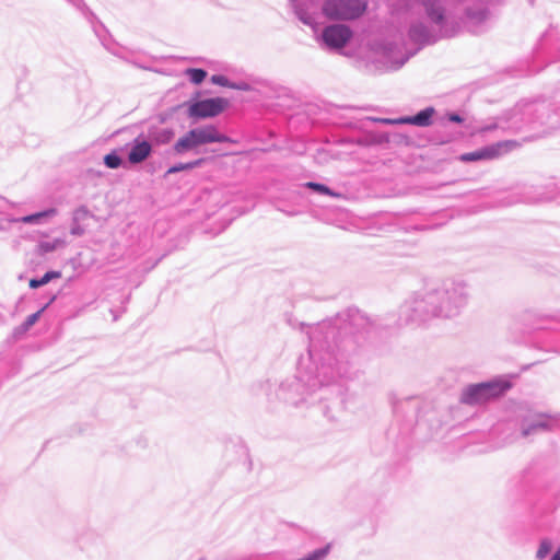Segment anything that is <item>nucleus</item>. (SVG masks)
Here are the masks:
<instances>
[{"label": "nucleus", "mask_w": 560, "mask_h": 560, "mask_svg": "<svg viewBox=\"0 0 560 560\" xmlns=\"http://www.w3.org/2000/svg\"><path fill=\"white\" fill-rule=\"evenodd\" d=\"M214 142H234L228 136L219 132L213 125L190 129L175 142L173 150L177 154L195 151L197 148Z\"/></svg>", "instance_id": "f257e3e1"}, {"label": "nucleus", "mask_w": 560, "mask_h": 560, "mask_svg": "<svg viewBox=\"0 0 560 560\" xmlns=\"http://www.w3.org/2000/svg\"><path fill=\"white\" fill-rule=\"evenodd\" d=\"M510 388L511 383L504 380L472 384L464 389L460 401L466 405L486 404L492 399L499 398Z\"/></svg>", "instance_id": "f03ea898"}, {"label": "nucleus", "mask_w": 560, "mask_h": 560, "mask_svg": "<svg viewBox=\"0 0 560 560\" xmlns=\"http://www.w3.org/2000/svg\"><path fill=\"white\" fill-rule=\"evenodd\" d=\"M362 0H328L324 5L325 14L334 20H351L365 11Z\"/></svg>", "instance_id": "7ed1b4c3"}, {"label": "nucleus", "mask_w": 560, "mask_h": 560, "mask_svg": "<svg viewBox=\"0 0 560 560\" xmlns=\"http://www.w3.org/2000/svg\"><path fill=\"white\" fill-rule=\"evenodd\" d=\"M520 147V143L515 140L500 141L489 147L482 148L475 152L464 153L459 156L462 162H476L480 160H493L502 154L511 152L512 150Z\"/></svg>", "instance_id": "20e7f679"}, {"label": "nucleus", "mask_w": 560, "mask_h": 560, "mask_svg": "<svg viewBox=\"0 0 560 560\" xmlns=\"http://www.w3.org/2000/svg\"><path fill=\"white\" fill-rule=\"evenodd\" d=\"M229 106V101L223 97L207 98L191 104L188 115L194 118H210L218 116Z\"/></svg>", "instance_id": "39448f33"}, {"label": "nucleus", "mask_w": 560, "mask_h": 560, "mask_svg": "<svg viewBox=\"0 0 560 560\" xmlns=\"http://www.w3.org/2000/svg\"><path fill=\"white\" fill-rule=\"evenodd\" d=\"M351 37V31L345 25H331L324 30L325 43L334 48H341Z\"/></svg>", "instance_id": "423d86ee"}, {"label": "nucleus", "mask_w": 560, "mask_h": 560, "mask_svg": "<svg viewBox=\"0 0 560 560\" xmlns=\"http://www.w3.org/2000/svg\"><path fill=\"white\" fill-rule=\"evenodd\" d=\"M151 153V144L148 141L137 142L129 152L128 160L137 164L144 161Z\"/></svg>", "instance_id": "0eeeda50"}, {"label": "nucleus", "mask_w": 560, "mask_h": 560, "mask_svg": "<svg viewBox=\"0 0 560 560\" xmlns=\"http://www.w3.org/2000/svg\"><path fill=\"white\" fill-rule=\"evenodd\" d=\"M432 114H433V109L427 108V109L418 113L416 116L409 117L406 119H401L400 121L417 125V126H428V125H430V119L432 117Z\"/></svg>", "instance_id": "6e6552de"}, {"label": "nucleus", "mask_w": 560, "mask_h": 560, "mask_svg": "<svg viewBox=\"0 0 560 560\" xmlns=\"http://www.w3.org/2000/svg\"><path fill=\"white\" fill-rule=\"evenodd\" d=\"M424 7L427 9V12H428L429 16L434 22L439 23V22H441L443 20V10L433 0H425L424 1Z\"/></svg>", "instance_id": "1a4fd4ad"}, {"label": "nucleus", "mask_w": 560, "mask_h": 560, "mask_svg": "<svg viewBox=\"0 0 560 560\" xmlns=\"http://www.w3.org/2000/svg\"><path fill=\"white\" fill-rule=\"evenodd\" d=\"M203 159H198L188 163H180L168 168L167 174H174L182 171H187L200 166L203 163Z\"/></svg>", "instance_id": "9d476101"}, {"label": "nucleus", "mask_w": 560, "mask_h": 560, "mask_svg": "<svg viewBox=\"0 0 560 560\" xmlns=\"http://www.w3.org/2000/svg\"><path fill=\"white\" fill-rule=\"evenodd\" d=\"M59 276H60V273L56 272V271L46 272L40 279H32L30 281V287L33 289L39 288V287L48 283L51 279L58 278Z\"/></svg>", "instance_id": "9b49d317"}, {"label": "nucleus", "mask_w": 560, "mask_h": 560, "mask_svg": "<svg viewBox=\"0 0 560 560\" xmlns=\"http://www.w3.org/2000/svg\"><path fill=\"white\" fill-rule=\"evenodd\" d=\"M186 75L195 84H200L207 77V72L202 69L189 68L186 70Z\"/></svg>", "instance_id": "f8f14e48"}, {"label": "nucleus", "mask_w": 560, "mask_h": 560, "mask_svg": "<svg viewBox=\"0 0 560 560\" xmlns=\"http://www.w3.org/2000/svg\"><path fill=\"white\" fill-rule=\"evenodd\" d=\"M55 213H56L55 209H49V210H46L43 212L23 217L22 219H20V221L23 223H34V222H37L40 218L50 217V215H54Z\"/></svg>", "instance_id": "ddd939ff"}, {"label": "nucleus", "mask_w": 560, "mask_h": 560, "mask_svg": "<svg viewBox=\"0 0 560 560\" xmlns=\"http://www.w3.org/2000/svg\"><path fill=\"white\" fill-rule=\"evenodd\" d=\"M551 542L547 539L542 540L538 547L536 552V557L538 559H544L551 550Z\"/></svg>", "instance_id": "4468645a"}, {"label": "nucleus", "mask_w": 560, "mask_h": 560, "mask_svg": "<svg viewBox=\"0 0 560 560\" xmlns=\"http://www.w3.org/2000/svg\"><path fill=\"white\" fill-rule=\"evenodd\" d=\"M104 163L109 168H117L121 164V159L117 154H107L104 158Z\"/></svg>", "instance_id": "2eb2a0df"}, {"label": "nucleus", "mask_w": 560, "mask_h": 560, "mask_svg": "<svg viewBox=\"0 0 560 560\" xmlns=\"http://www.w3.org/2000/svg\"><path fill=\"white\" fill-rule=\"evenodd\" d=\"M307 186L320 194L338 197V194L332 192L327 186L317 183H307Z\"/></svg>", "instance_id": "dca6fc26"}, {"label": "nucleus", "mask_w": 560, "mask_h": 560, "mask_svg": "<svg viewBox=\"0 0 560 560\" xmlns=\"http://www.w3.org/2000/svg\"><path fill=\"white\" fill-rule=\"evenodd\" d=\"M43 310L30 315L25 322L23 323V329L24 330H27L30 329L39 318L40 314H42Z\"/></svg>", "instance_id": "f3484780"}, {"label": "nucleus", "mask_w": 560, "mask_h": 560, "mask_svg": "<svg viewBox=\"0 0 560 560\" xmlns=\"http://www.w3.org/2000/svg\"><path fill=\"white\" fill-rule=\"evenodd\" d=\"M211 81L214 84L221 85V86H230L233 88V85L230 84L229 80L224 75H212Z\"/></svg>", "instance_id": "a211bd4d"}, {"label": "nucleus", "mask_w": 560, "mask_h": 560, "mask_svg": "<svg viewBox=\"0 0 560 560\" xmlns=\"http://www.w3.org/2000/svg\"><path fill=\"white\" fill-rule=\"evenodd\" d=\"M448 119L451 121H454V122H462L463 121L462 117L459 115H457V114H451L448 116Z\"/></svg>", "instance_id": "6ab92c4d"}, {"label": "nucleus", "mask_w": 560, "mask_h": 560, "mask_svg": "<svg viewBox=\"0 0 560 560\" xmlns=\"http://www.w3.org/2000/svg\"><path fill=\"white\" fill-rule=\"evenodd\" d=\"M541 427H542V424H537V425L532 427L530 429H524L523 434L527 435L530 430H534L536 428H541Z\"/></svg>", "instance_id": "aec40b11"}, {"label": "nucleus", "mask_w": 560, "mask_h": 560, "mask_svg": "<svg viewBox=\"0 0 560 560\" xmlns=\"http://www.w3.org/2000/svg\"><path fill=\"white\" fill-rule=\"evenodd\" d=\"M550 560H560V547L557 549V551L555 552Z\"/></svg>", "instance_id": "412c9836"}, {"label": "nucleus", "mask_w": 560, "mask_h": 560, "mask_svg": "<svg viewBox=\"0 0 560 560\" xmlns=\"http://www.w3.org/2000/svg\"><path fill=\"white\" fill-rule=\"evenodd\" d=\"M43 247H44L46 250H50V249H52V248H54L52 246H49L48 244H47V245H43Z\"/></svg>", "instance_id": "4be33fe9"}, {"label": "nucleus", "mask_w": 560, "mask_h": 560, "mask_svg": "<svg viewBox=\"0 0 560 560\" xmlns=\"http://www.w3.org/2000/svg\"><path fill=\"white\" fill-rule=\"evenodd\" d=\"M172 132L171 131H167V139H170L172 137Z\"/></svg>", "instance_id": "5701e85b"}]
</instances>
